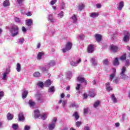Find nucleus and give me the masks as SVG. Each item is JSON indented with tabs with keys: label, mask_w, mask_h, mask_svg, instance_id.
<instances>
[{
	"label": "nucleus",
	"mask_w": 130,
	"mask_h": 130,
	"mask_svg": "<svg viewBox=\"0 0 130 130\" xmlns=\"http://www.w3.org/2000/svg\"><path fill=\"white\" fill-rule=\"evenodd\" d=\"M6 29L9 30L12 37H16L19 35V26L16 24L12 25L10 27H6Z\"/></svg>",
	"instance_id": "nucleus-1"
},
{
	"label": "nucleus",
	"mask_w": 130,
	"mask_h": 130,
	"mask_svg": "<svg viewBox=\"0 0 130 130\" xmlns=\"http://www.w3.org/2000/svg\"><path fill=\"white\" fill-rule=\"evenodd\" d=\"M125 72H126V68L123 66L121 69V72L120 73V76L122 80H127L128 79V76L125 74Z\"/></svg>",
	"instance_id": "nucleus-2"
},
{
	"label": "nucleus",
	"mask_w": 130,
	"mask_h": 130,
	"mask_svg": "<svg viewBox=\"0 0 130 130\" xmlns=\"http://www.w3.org/2000/svg\"><path fill=\"white\" fill-rule=\"evenodd\" d=\"M57 121V118L54 117L52 121V123H50L48 125L49 130H53L55 128V124Z\"/></svg>",
	"instance_id": "nucleus-3"
},
{
	"label": "nucleus",
	"mask_w": 130,
	"mask_h": 130,
	"mask_svg": "<svg viewBox=\"0 0 130 130\" xmlns=\"http://www.w3.org/2000/svg\"><path fill=\"white\" fill-rule=\"evenodd\" d=\"M73 46V43L71 42H68L66 45L65 48L62 49V51L63 53L67 52V51H69V50H71L72 49V47Z\"/></svg>",
	"instance_id": "nucleus-4"
},
{
	"label": "nucleus",
	"mask_w": 130,
	"mask_h": 130,
	"mask_svg": "<svg viewBox=\"0 0 130 130\" xmlns=\"http://www.w3.org/2000/svg\"><path fill=\"white\" fill-rule=\"evenodd\" d=\"M81 61H82L81 58H77L76 59V62H75L72 60L70 61V64L72 67H78V64L81 63Z\"/></svg>",
	"instance_id": "nucleus-5"
},
{
	"label": "nucleus",
	"mask_w": 130,
	"mask_h": 130,
	"mask_svg": "<svg viewBox=\"0 0 130 130\" xmlns=\"http://www.w3.org/2000/svg\"><path fill=\"white\" fill-rule=\"evenodd\" d=\"M48 30L47 32L49 35V36H53L54 34V32L55 31V29H54V28H53V26H50V25L49 24L48 25Z\"/></svg>",
	"instance_id": "nucleus-6"
},
{
	"label": "nucleus",
	"mask_w": 130,
	"mask_h": 130,
	"mask_svg": "<svg viewBox=\"0 0 130 130\" xmlns=\"http://www.w3.org/2000/svg\"><path fill=\"white\" fill-rule=\"evenodd\" d=\"M110 48L111 51H112L114 53H115L117 52V51H119V50H120V48H119V47H118L117 46H115L114 45H111L110 46Z\"/></svg>",
	"instance_id": "nucleus-7"
},
{
	"label": "nucleus",
	"mask_w": 130,
	"mask_h": 130,
	"mask_svg": "<svg viewBox=\"0 0 130 130\" xmlns=\"http://www.w3.org/2000/svg\"><path fill=\"white\" fill-rule=\"evenodd\" d=\"M130 33L128 31H125L124 34V37L123 38V41L124 42H127L129 41Z\"/></svg>",
	"instance_id": "nucleus-8"
},
{
	"label": "nucleus",
	"mask_w": 130,
	"mask_h": 130,
	"mask_svg": "<svg viewBox=\"0 0 130 130\" xmlns=\"http://www.w3.org/2000/svg\"><path fill=\"white\" fill-rule=\"evenodd\" d=\"M39 69L41 71H42V72H43V73L45 74V73H48V70L50 68L47 65V64H46L44 66H40L39 67Z\"/></svg>",
	"instance_id": "nucleus-9"
},
{
	"label": "nucleus",
	"mask_w": 130,
	"mask_h": 130,
	"mask_svg": "<svg viewBox=\"0 0 130 130\" xmlns=\"http://www.w3.org/2000/svg\"><path fill=\"white\" fill-rule=\"evenodd\" d=\"M11 73V67L9 66L6 69V72L3 74V80H7V76Z\"/></svg>",
	"instance_id": "nucleus-10"
},
{
	"label": "nucleus",
	"mask_w": 130,
	"mask_h": 130,
	"mask_svg": "<svg viewBox=\"0 0 130 130\" xmlns=\"http://www.w3.org/2000/svg\"><path fill=\"white\" fill-rule=\"evenodd\" d=\"M77 81L78 82H79V83H84L85 86H86L87 84V80L85 79V78L82 77L81 76L77 77Z\"/></svg>",
	"instance_id": "nucleus-11"
},
{
	"label": "nucleus",
	"mask_w": 130,
	"mask_h": 130,
	"mask_svg": "<svg viewBox=\"0 0 130 130\" xmlns=\"http://www.w3.org/2000/svg\"><path fill=\"white\" fill-rule=\"evenodd\" d=\"M37 100L40 103H43L44 102V98L41 94H37L36 95Z\"/></svg>",
	"instance_id": "nucleus-12"
},
{
	"label": "nucleus",
	"mask_w": 130,
	"mask_h": 130,
	"mask_svg": "<svg viewBox=\"0 0 130 130\" xmlns=\"http://www.w3.org/2000/svg\"><path fill=\"white\" fill-rule=\"evenodd\" d=\"M94 37L95 38L96 41H97L98 43H100V42L101 40H102V36L100 34H96L94 35Z\"/></svg>",
	"instance_id": "nucleus-13"
},
{
	"label": "nucleus",
	"mask_w": 130,
	"mask_h": 130,
	"mask_svg": "<svg viewBox=\"0 0 130 130\" xmlns=\"http://www.w3.org/2000/svg\"><path fill=\"white\" fill-rule=\"evenodd\" d=\"M25 24L28 27H31L33 25V20L32 19H27L25 20Z\"/></svg>",
	"instance_id": "nucleus-14"
},
{
	"label": "nucleus",
	"mask_w": 130,
	"mask_h": 130,
	"mask_svg": "<svg viewBox=\"0 0 130 130\" xmlns=\"http://www.w3.org/2000/svg\"><path fill=\"white\" fill-rule=\"evenodd\" d=\"M123 7H124V2H123V1H121L119 3V6L117 7V9L118 11H121L123 8Z\"/></svg>",
	"instance_id": "nucleus-15"
},
{
	"label": "nucleus",
	"mask_w": 130,
	"mask_h": 130,
	"mask_svg": "<svg viewBox=\"0 0 130 130\" xmlns=\"http://www.w3.org/2000/svg\"><path fill=\"white\" fill-rule=\"evenodd\" d=\"M106 89L107 92H110V91H112L113 88L111 86H110V83L107 82L106 83Z\"/></svg>",
	"instance_id": "nucleus-16"
},
{
	"label": "nucleus",
	"mask_w": 130,
	"mask_h": 130,
	"mask_svg": "<svg viewBox=\"0 0 130 130\" xmlns=\"http://www.w3.org/2000/svg\"><path fill=\"white\" fill-rule=\"evenodd\" d=\"M90 62L93 67H96L97 66L98 61L95 58V57L91 58L90 59Z\"/></svg>",
	"instance_id": "nucleus-17"
},
{
	"label": "nucleus",
	"mask_w": 130,
	"mask_h": 130,
	"mask_svg": "<svg viewBox=\"0 0 130 130\" xmlns=\"http://www.w3.org/2000/svg\"><path fill=\"white\" fill-rule=\"evenodd\" d=\"M115 73H116V69L115 68H113V73L110 75V81H112L115 77Z\"/></svg>",
	"instance_id": "nucleus-18"
},
{
	"label": "nucleus",
	"mask_w": 130,
	"mask_h": 130,
	"mask_svg": "<svg viewBox=\"0 0 130 130\" xmlns=\"http://www.w3.org/2000/svg\"><path fill=\"white\" fill-rule=\"evenodd\" d=\"M18 119L19 121L25 120V117L24 116V114L23 112L19 113L18 115Z\"/></svg>",
	"instance_id": "nucleus-19"
},
{
	"label": "nucleus",
	"mask_w": 130,
	"mask_h": 130,
	"mask_svg": "<svg viewBox=\"0 0 130 130\" xmlns=\"http://www.w3.org/2000/svg\"><path fill=\"white\" fill-rule=\"evenodd\" d=\"M87 50L89 53H92V52L94 51V46L93 45V44L89 45Z\"/></svg>",
	"instance_id": "nucleus-20"
},
{
	"label": "nucleus",
	"mask_w": 130,
	"mask_h": 130,
	"mask_svg": "<svg viewBox=\"0 0 130 130\" xmlns=\"http://www.w3.org/2000/svg\"><path fill=\"white\" fill-rule=\"evenodd\" d=\"M14 21L17 23V24H20V25H22V24H23L24 21L21 20L19 18L15 17H14Z\"/></svg>",
	"instance_id": "nucleus-21"
},
{
	"label": "nucleus",
	"mask_w": 130,
	"mask_h": 130,
	"mask_svg": "<svg viewBox=\"0 0 130 130\" xmlns=\"http://www.w3.org/2000/svg\"><path fill=\"white\" fill-rule=\"evenodd\" d=\"M56 64V63L54 60H51L47 64L48 66V67H49V68L50 69V67H54Z\"/></svg>",
	"instance_id": "nucleus-22"
},
{
	"label": "nucleus",
	"mask_w": 130,
	"mask_h": 130,
	"mask_svg": "<svg viewBox=\"0 0 130 130\" xmlns=\"http://www.w3.org/2000/svg\"><path fill=\"white\" fill-rule=\"evenodd\" d=\"M34 116L35 118H39V117H40V112H39V110H35Z\"/></svg>",
	"instance_id": "nucleus-23"
},
{
	"label": "nucleus",
	"mask_w": 130,
	"mask_h": 130,
	"mask_svg": "<svg viewBox=\"0 0 130 130\" xmlns=\"http://www.w3.org/2000/svg\"><path fill=\"white\" fill-rule=\"evenodd\" d=\"M51 84L52 83L51 82V80L50 79H48L44 83L45 87H50L51 86Z\"/></svg>",
	"instance_id": "nucleus-24"
},
{
	"label": "nucleus",
	"mask_w": 130,
	"mask_h": 130,
	"mask_svg": "<svg viewBox=\"0 0 130 130\" xmlns=\"http://www.w3.org/2000/svg\"><path fill=\"white\" fill-rule=\"evenodd\" d=\"M89 93L88 94V96H89V97H92V98H94V97H95V92L94 91V90L93 89H90L89 90Z\"/></svg>",
	"instance_id": "nucleus-25"
},
{
	"label": "nucleus",
	"mask_w": 130,
	"mask_h": 130,
	"mask_svg": "<svg viewBox=\"0 0 130 130\" xmlns=\"http://www.w3.org/2000/svg\"><path fill=\"white\" fill-rule=\"evenodd\" d=\"M48 20L51 23H54L55 19L53 18V14H50L48 16Z\"/></svg>",
	"instance_id": "nucleus-26"
},
{
	"label": "nucleus",
	"mask_w": 130,
	"mask_h": 130,
	"mask_svg": "<svg viewBox=\"0 0 130 130\" xmlns=\"http://www.w3.org/2000/svg\"><path fill=\"white\" fill-rule=\"evenodd\" d=\"M28 104L30 106V107L31 108L34 107V106H35V105H36V103L33 101L32 100H30L29 101H28Z\"/></svg>",
	"instance_id": "nucleus-27"
},
{
	"label": "nucleus",
	"mask_w": 130,
	"mask_h": 130,
	"mask_svg": "<svg viewBox=\"0 0 130 130\" xmlns=\"http://www.w3.org/2000/svg\"><path fill=\"white\" fill-rule=\"evenodd\" d=\"M73 117H75V120H78L79 118H80V116L79 115V113L77 111H76L73 114Z\"/></svg>",
	"instance_id": "nucleus-28"
},
{
	"label": "nucleus",
	"mask_w": 130,
	"mask_h": 130,
	"mask_svg": "<svg viewBox=\"0 0 130 130\" xmlns=\"http://www.w3.org/2000/svg\"><path fill=\"white\" fill-rule=\"evenodd\" d=\"M27 95H28V90L23 91L22 94V99H25V98H27Z\"/></svg>",
	"instance_id": "nucleus-29"
},
{
	"label": "nucleus",
	"mask_w": 130,
	"mask_h": 130,
	"mask_svg": "<svg viewBox=\"0 0 130 130\" xmlns=\"http://www.w3.org/2000/svg\"><path fill=\"white\" fill-rule=\"evenodd\" d=\"M113 64L115 66H119V61H118V58H115L114 61L113 62Z\"/></svg>",
	"instance_id": "nucleus-30"
},
{
	"label": "nucleus",
	"mask_w": 130,
	"mask_h": 130,
	"mask_svg": "<svg viewBox=\"0 0 130 130\" xmlns=\"http://www.w3.org/2000/svg\"><path fill=\"white\" fill-rule=\"evenodd\" d=\"M99 16V14L95 12H92L90 13V17L91 18H97Z\"/></svg>",
	"instance_id": "nucleus-31"
},
{
	"label": "nucleus",
	"mask_w": 130,
	"mask_h": 130,
	"mask_svg": "<svg viewBox=\"0 0 130 130\" xmlns=\"http://www.w3.org/2000/svg\"><path fill=\"white\" fill-rule=\"evenodd\" d=\"M48 92L49 93H54V92H55V88H54V86H51L49 87L48 90Z\"/></svg>",
	"instance_id": "nucleus-32"
},
{
	"label": "nucleus",
	"mask_w": 130,
	"mask_h": 130,
	"mask_svg": "<svg viewBox=\"0 0 130 130\" xmlns=\"http://www.w3.org/2000/svg\"><path fill=\"white\" fill-rule=\"evenodd\" d=\"M62 103V107H63L64 111H66L67 112L68 111V109L67 108H66V106H67L68 102H67V101H63Z\"/></svg>",
	"instance_id": "nucleus-33"
},
{
	"label": "nucleus",
	"mask_w": 130,
	"mask_h": 130,
	"mask_svg": "<svg viewBox=\"0 0 130 130\" xmlns=\"http://www.w3.org/2000/svg\"><path fill=\"white\" fill-rule=\"evenodd\" d=\"M71 107H75V108H78L79 107V105H78V104H77L75 102H74L69 106L70 108H71Z\"/></svg>",
	"instance_id": "nucleus-34"
},
{
	"label": "nucleus",
	"mask_w": 130,
	"mask_h": 130,
	"mask_svg": "<svg viewBox=\"0 0 130 130\" xmlns=\"http://www.w3.org/2000/svg\"><path fill=\"white\" fill-rule=\"evenodd\" d=\"M72 72L68 71L66 74V78H67V79H68V80H70L71 78H72Z\"/></svg>",
	"instance_id": "nucleus-35"
},
{
	"label": "nucleus",
	"mask_w": 130,
	"mask_h": 130,
	"mask_svg": "<svg viewBox=\"0 0 130 130\" xmlns=\"http://www.w3.org/2000/svg\"><path fill=\"white\" fill-rule=\"evenodd\" d=\"M14 118V116L11 114V113H8L7 114V119L8 120H12Z\"/></svg>",
	"instance_id": "nucleus-36"
},
{
	"label": "nucleus",
	"mask_w": 130,
	"mask_h": 130,
	"mask_svg": "<svg viewBox=\"0 0 130 130\" xmlns=\"http://www.w3.org/2000/svg\"><path fill=\"white\" fill-rule=\"evenodd\" d=\"M10 6V1L9 0H5L3 3V6L9 7Z\"/></svg>",
	"instance_id": "nucleus-37"
},
{
	"label": "nucleus",
	"mask_w": 130,
	"mask_h": 130,
	"mask_svg": "<svg viewBox=\"0 0 130 130\" xmlns=\"http://www.w3.org/2000/svg\"><path fill=\"white\" fill-rule=\"evenodd\" d=\"M12 127L14 130H17L19 127V125L17 123H13L12 125Z\"/></svg>",
	"instance_id": "nucleus-38"
},
{
	"label": "nucleus",
	"mask_w": 130,
	"mask_h": 130,
	"mask_svg": "<svg viewBox=\"0 0 130 130\" xmlns=\"http://www.w3.org/2000/svg\"><path fill=\"white\" fill-rule=\"evenodd\" d=\"M43 55H44V53L42 52H39L37 56L38 59H41V58H42Z\"/></svg>",
	"instance_id": "nucleus-39"
},
{
	"label": "nucleus",
	"mask_w": 130,
	"mask_h": 130,
	"mask_svg": "<svg viewBox=\"0 0 130 130\" xmlns=\"http://www.w3.org/2000/svg\"><path fill=\"white\" fill-rule=\"evenodd\" d=\"M111 98L114 103H116L117 102V99L115 97V96L113 94L111 95Z\"/></svg>",
	"instance_id": "nucleus-40"
},
{
	"label": "nucleus",
	"mask_w": 130,
	"mask_h": 130,
	"mask_svg": "<svg viewBox=\"0 0 130 130\" xmlns=\"http://www.w3.org/2000/svg\"><path fill=\"white\" fill-rule=\"evenodd\" d=\"M71 19L73 20V23H77L78 19H77V15H76V14L73 15V16L71 17Z\"/></svg>",
	"instance_id": "nucleus-41"
},
{
	"label": "nucleus",
	"mask_w": 130,
	"mask_h": 130,
	"mask_svg": "<svg viewBox=\"0 0 130 130\" xmlns=\"http://www.w3.org/2000/svg\"><path fill=\"white\" fill-rule=\"evenodd\" d=\"M24 41H25L24 38H20L18 39L17 43H18V44H23Z\"/></svg>",
	"instance_id": "nucleus-42"
},
{
	"label": "nucleus",
	"mask_w": 130,
	"mask_h": 130,
	"mask_svg": "<svg viewBox=\"0 0 130 130\" xmlns=\"http://www.w3.org/2000/svg\"><path fill=\"white\" fill-rule=\"evenodd\" d=\"M34 77L35 78H39L41 76V74L39 73V72H36L33 74Z\"/></svg>",
	"instance_id": "nucleus-43"
},
{
	"label": "nucleus",
	"mask_w": 130,
	"mask_h": 130,
	"mask_svg": "<svg viewBox=\"0 0 130 130\" xmlns=\"http://www.w3.org/2000/svg\"><path fill=\"white\" fill-rule=\"evenodd\" d=\"M99 105H100V101H97L93 104V107L94 108H97Z\"/></svg>",
	"instance_id": "nucleus-44"
},
{
	"label": "nucleus",
	"mask_w": 130,
	"mask_h": 130,
	"mask_svg": "<svg viewBox=\"0 0 130 130\" xmlns=\"http://www.w3.org/2000/svg\"><path fill=\"white\" fill-rule=\"evenodd\" d=\"M64 14H63V11H61L59 14L57 15V18H59V19H61L63 17Z\"/></svg>",
	"instance_id": "nucleus-45"
},
{
	"label": "nucleus",
	"mask_w": 130,
	"mask_h": 130,
	"mask_svg": "<svg viewBox=\"0 0 130 130\" xmlns=\"http://www.w3.org/2000/svg\"><path fill=\"white\" fill-rule=\"evenodd\" d=\"M120 60H125L126 59V53H124L120 57Z\"/></svg>",
	"instance_id": "nucleus-46"
},
{
	"label": "nucleus",
	"mask_w": 130,
	"mask_h": 130,
	"mask_svg": "<svg viewBox=\"0 0 130 130\" xmlns=\"http://www.w3.org/2000/svg\"><path fill=\"white\" fill-rule=\"evenodd\" d=\"M16 70L17 72H21V64L17 63L16 65Z\"/></svg>",
	"instance_id": "nucleus-47"
},
{
	"label": "nucleus",
	"mask_w": 130,
	"mask_h": 130,
	"mask_svg": "<svg viewBox=\"0 0 130 130\" xmlns=\"http://www.w3.org/2000/svg\"><path fill=\"white\" fill-rule=\"evenodd\" d=\"M37 85L39 86L40 88H43V87H44V83L42 81H40L37 83Z\"/></svg>",
	"instance_id": "nucleus-48"
},
{
	"label": "nucleus",
	"mask_w": 130,
	"mask_h": 130,
	"mask_svg": "<svg viewBox=\"0 0 130 130\" xmlns=\"http://www.w3.org/2000/svg\"><path fill=\"white\" fill-rule=\"evenodd\" d=\"M103 64L105 66H108L109 64V61L108 60V59H105L103 60Z\"/></svg>",
	"instance_id": "nucleus-49"
},
{
	"label": "nucleus",
	"mask_w": 130,
	"mask_h": 130,
	"mask_svg": "<svg viewBox=\"0 0 130 130\" xmlns=\"http://www.w3.org/2000/svg\"><path fill=\"white\" fill-rule=\"evenodd\" d=\"M120 79H119V77H116L114 80H113V82L115 83V84H118L119 80Z\"/></svg>",
	"instance_id": "nucleus-50"
},
{
	"label": "nucleus",
	"mask_w": 130,
	"mask_h": 130,
	"mask_svg": "<svg viewBox=\"0 0 130 130\" xmlns=\"http://www.w3.org/2000/svg\"><path fill=\"white\" fill-rule=\"evenodd\" d=\"M41 117L43 120H45V119H46V117H47V115L45 113L42 114Z\"/></svg>",
	"instance_id": "nucleus-51"
},
{
	"label": "nucleus",
	"mask_w": 130,
	"mask_h": 130,
	"mask_svg": "<svg viewBox=\"0 0 130 130\" xmlns=\"http://www.w3.org/2000/svg\"><path fill=\"white\" fill-rule=\"evenodd\" d=\"M84 7L85 6L84 5V4H81L79 5L78 7V11H82V10H83V9H84Z\"/></svg>",
	"instance_id": "nucleus-52"
},
{
	"label": "nucleus",
	"mask_w": 130,
	"mask_h": 130,
	"mask_svg": "<svg viewBox=\"0 0 130 130\" xmlns=\"http://www.w3.org/2000/svg\"><path fill=\"white\" fill-rule=\"evenodd\" d=\"M130 65L129 59H126L125 62V67H129Z\"/></svg>",
	"instance_id": "nucleus-53"
},
{
	"label": "nucleus",
	"mask_w": 130,
	"mask_h": 130,
	"mask_svg": "<svg viewBox=\"0 0 130 130\" xmlns=\"http://www.w3.org/2000/svg\"><path fill=\"white\" fill-rule=\"evenodd\" d=\"M108 34H110L111 36H114L115 35H116V34H117V32H113L110 31L109 30L108 31Z\"/></svg>",
	"instance_id": "nucleus-54"
},
{
	"label": "nucleus",
	"mask_w": 130,
	"mask_h": 130,
	"mask_svg": "<svg viewBox=\"0 0 130 130\" xmlns=\"http://www.w3.org/2000/svg\"><path fill=\"white\" fill-rule=\"evenodd\" d=\"M81 124L82 122L81 121H77L76 122V125L77 127H80Z\"/></svg>",
	"instance_id": "nucleus-55"
},
{
	"label": "nucleus",
	"mask_w": 130,
	"mask_h": 130,
	"mask_svg": "<svg viewBox=\"0 0 130 130\" xmlns=\"http://www.w3.org/2000/svg\"><path fill=\"white\" fill-rule=\"evenodd\" d=\"M23 2H24V0H16L17 4H18V5H19V6H21V5L23 4Z\"/></svg>",
	"instance_id": "nucleus-56"
},
{
	"label": "nucleus",
	"mask_w": 130,
	"mask_h": 130,
	"mask_svg": "<svg viewBox=\"0 0 130 130\" xmlns=\"http://www.w3.org/2000/svg\"><path fill=\"white\" fill-rule=\"evenodd\" d=\"M85 37V36L84 35L81 34L78 36L79 39H80V40H83L84 39V38Z\"/></svg>",
	"instance_id": "nucleus-57"
},
{
	"label": "nucleus",
	"mask_w": 130,
	"mask_h": 130,
	"mask_svg": "<svg viewBox=\"0 0 130 130\" xmlns=\"http://www.w3.org/2000/svg\"><path fill=\"white\" fill-rule=\"evenodd\" d=\"M80 88H81V84L80 83L77 84V86L76 87V89L77 90V91H79Z\"/></svg>",
	"instance_id": "nucleus-58"
},
{
	"label": "nucleus",
	"mask_w": 130,
	"mask_h": 130,
	"mask_svg": "<svg viewBox=\"0 0 130 130\" xmlns=\"http://www.w3.org/2000/svg\"><path fill=\"white\" fill-rule=\"evenodd\" d=\"M4 96H5V93L4 92V91H0V100H2V98L4 97Z\"/></svg>",
	"instance_id": "nucleus-59"
},
{
	"label": "nucleus",
	"mask_w": 130,
	"mask_h": 130,
	"mask_svg": "<svg viewBox=\"0 0 130 130\" xmlns=\"http://www.w3.org/2000/svg\"><path fill=\"white\" fill-rule=\"evenodd\" d=\"M30 126L26 125L24 126V130H30Z\"/></svg>",
	"instance_id": "nucleus-60"
},
{
	"label": "nucleus",
	"mask_w": 130,
	"mask_h": 130,
	"mask_svg": "<svg viewBox=\"0 0 130 130\" xmlns=\"http://www.w3.org/2000/svg\"><path fill=\"white\" fill-rule=\"evenodd\" d=\"M21 29L22 32H24V33H26L27 32V28H26L25 26H22Z\"/></svg>",
	"instance_id": "nucleus-61"
},
{
	"label": "nucleus",
	"mask_w": 130,
	"mask_h": 130,
	"mask_svg": "<svg viewBox=\"0 0 130 130\" xmlns=\"http://www.w3.org/2000/svg\"><path fill=\"white\" fill-rule=\"evenodd\" d=\"M102 7V5L101 4H96V8L98 9H100Z\"/></svg>",
	"instance_id": "nucleus-62"
},
{
	"label": "nucleus",
	"mask_w": 130,
	"mask_h": 130,
	"mask_svg": "<svg viewBox=\"0 0 130 130\" xmlns=\"http://www.w3.org/2000/svg\"><path fill=\"white\" fill-rule=\"evenodd\" d=\"M88 112V109L87 108L84 109V114H87Z\"/></svg>",
	"instance_id": "nucleus-63"
},
{
	"label": "nucleus",
	"mask_w": 130,
	"mask_h": 130,
	"mask_svg": "<svg viewBox=\"0 0 130 130\" xmlns=\"http://www.w3.org/2000/svg\"><path fill=\"white\" fill-rule=\"evenodd\" d=\"M61 10H63L64 9V3H62L60 7Z\"/></svg>",
	"instance_id": "nucleus-64"
}]
</instances>
